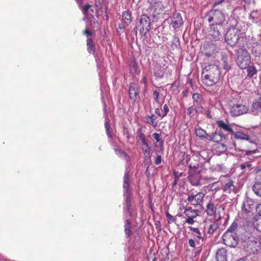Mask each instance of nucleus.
Here are the masks:
<instances>
[{"mask_svg":"<svg viewBox=\"0 0 261 261\" xmlns=\"http://www.w3.org/2000/svg\"><path fill=\"white\" fill-rule=\"evenodd\" d=\"M220 69L215 64H208L205 65L202 73L203 83L207 86H212L220 79Z\"/></svg>","mask_w":261,"mask_h":261,"instance_id":"f257e3e1","label":"nucleus"},{"mask_svg":"<svg viewBox=\"0 0 261 261\" xmlns=\"http://www.w3.org/2000/svg\"><path fill=\"white\" fill-rule=\"evenodd\" d=\"M231 21L233 22L228 29L224 37L225 42L227 44L226 46L227 49L237 45V41H238L239 36L242 33L241 30L237 27L238 24L237 20L233 19Z\"/></svg>","mask_w":261,"mask_h":261,"instance_id":"f03ea898","label":"nucleus"},{"mask_svg":"<svg viewBox=\"0 0 261 261\" xmlns=\"http://www.w3.org/2000/svg\"><path fill=\"white\" fill-rule=\"evenodd\" d=\"M205 18L210 24H223L226 20L224 13L217 9L208 11Z\"/></svg>","mask_w":261,"mask_h":261,"instance_id":"7ed1b4c3","label":"nucleus"},{"mask_svg":"<svg viewBox=\"0 0 261 261\" xmlns=\"http://www.w3.org/2000/svg\"><path fill=\"white\" fill-rule=\"evenodd\" d=\"M236 63L241 69H246L249 65L251 56L247 49H238L236 52Z\"/></svg>","mask_w":261,"mask_h":261,"instance_id":"20e7f679","label":"nucleus"},{"mask_svg":"<svg viewBox=\"0 0 261 261\" xmlns=\"http://www.w3.org/2000/svg\"><path fill=\"white\" fill-rule=\"evenodd\" d=\"M138 22L137 23L140 34L142 36H145L150 30V19L145 14H143L138 18Z\"/></svg>","mask_w":261,"mask_h":261,"instance_id":"39448f33","label":"nucleus"},{"mask_svg":"<svg viewBox=\"0 0 261 261\" xmlns=\"http://www.w3.org/2000/svg\"><path fill=\"white\" fill-rule=\"evenodd\" d=\"M223 30V24H210L209 35L211 40L216 41L222 38L221 32Z\"/></svg>","mask_w":261,"mask_h":261,"instance_id":"423d86ee","label":"nucleus"},{"mask_svg":"<svg viewBox=\"0 0 261 261\" xmlns=\"http://www.w3.org/2000/svg\"><path fill=\"white\" fill-rule=\"evenodd\" d=\"M205 194L202 192H199L196 194H190L187 198L188 203L195 207H199L202 206Z\"/></svg>","mask_w":261,"mask_h":261,"instance_id":"0eeeda50","label":"nucleus"},{"mask_svg":"<svg viewBox=\"0 0 261 261\" xmlns=\"http://www.w3.org/2000/svg\"><path fill=\"white\" fill-rule=\"evenodd\" d=\"M253 41V38L250 37L249 36H247L245 33L242 32L239 36L237 45L239 47V49H246L245 47L249 48Z\"/></svg>","mask_w":261,"mask_h":261,"instance_id":"6e6552de","label":"nucleus"},{"mask_svg":"<svg viewBox=\"0 0 261 261\" xmlns=\"http://www.w3.org/2000/svg\"><path fill=\"white\" fill-rule=\"evenodd\" d=\"M248 110L246 106L237 104L230 106V113L232 117H236L247 113Z\"/></svg>","mask_w":261,"mask_h":261,"instance_id":"1a4fd4ad","label":"nucleus"},{"mask_svg":"<svg viewBox=\"0 0 261 261\" xmlns=\"http://www.w3.org/2000/svg\"><path fill=\"white\" fill-rule=\"evenodd\" d=\"M224 243L227 246L234 247L238 243V238L234 233H225L223 236Z\"/></svg>","mask_w":261,"mask_h":261,"instance_id":"9d476101","label":"nucleus"},{"mask_svg":"<svg viewBox=\"0 0 261 261\" xmlns=\"http://www.w3.org/2000/svg\"><path fill=\"white\" fill-rule=\"evenodd\" d=\"M151 9L153 10V15L162 13L165 11V7L163 4L157 0H149Z\"/></svg>","mask_w":261,"mask_h":261,"instance_id":"9b49d317","label":"nucleus"},{"mask_svg":"<svg viewBox=\"0 0 261 261\" xmlns=\"http://www.w3.org/2000/svg\"><path fill=\"white\" fill-rule=\"evenodd\" d=\"M248 49L251 50V54L254 57H259L261 56V44L255 39H253Z\"/></svg>","mask_w":261,"mask_h":261,"instance_id":"f8f14e48","label":"nucleus"},{"mask_svg":"<svg viewBox=\"0 0 261 261\" xmlns=\"http://www.w3.org/2000/svg\"><path fill=\"white\" fill-rule=\"evenodd\" d=\"M139 86L134 83H130L129 88V95L130 98L135 101L137 100V96L139 94Z\"/></svg>","mask_w":261,"mask_h":261,"instance_id":"ddd939ff","label":"nucleus"},{"mask_svg":"<svg viewBox=\"0 0 261 261\" xmlns=\"http://www.w3.org/2000/svg\"><path fill=\"white\" fill-rule=\"evenodd\" d=\"M216 124L220 128V130H223L225 132L230 134L233 133V130L232 128V125L228 123V122H225L223 120H219L216 121Z\"/></svg>","mask_w":261,"mask_h":261,"instance_id":"4468645a","label":"nucleus"},{"mask_svg":"<svg viewBox=\"0 0 261 261\" xmlns=\"http://www.w3.org/2000/svg\"><path fill=\"white\" fill-rule=\"evenodd\" d=\"M183 24V20L180 13H177L173 15L172 18L171 25L174 29L179 28Z\"/></svg>","mask_w":261,"mask_h":261,"instance_id":"2eb2a0df","label":"nucleus"},{"mask_svg":"<svg viewBox=\"0 0 261 261\" xmlns=\"http://www.w3.org/2000/svg\"><path fill=\"white\" fill-rule=\"evenodd\" d=\"M222 66L226 71H228L231 68V61L228 55L224 52L221 53Z\"/></svg>","mask_w":261,"mask_h":261,"instance_id":"dca6fc26","label":"nucleus"},{"mask_svg":"<svg viewBox=\"0 0 261 261\" xmlns=\"http://www.w3.org/2000/svg\"><path fill=\"white\" fill-rule=\"evenodd\" d=\"M225 135L223 134L221 130L217 129L215 132L212 134V136H210V139L208 140L218 143L225 140Z\"/></svg>","mask_w":261,"mask_h":261,"instance_id":"f3484780","label":"nucleus"},{"mask_svg":"<svg viewBox=\"0 0 261 261\" xmlns=\"http://www.w3.org/2000/svg\"><path fill=\"white\" fill-rule=\"evenodd\" d=\"M123 189L124 194H132L131 190L129 188V173L128 172H125L123 176Z\"/></svg>","mask_w":261,"mask_h":261,"instance_id":"a211bd4d","label":"nucleus"},{"mask_svg":"<svg viewBox=\"0 0 261 261\" xmlns=\"http://www.w3.org/2000/svg\"><path fill=\"white\" fill-rule=\"evenodd\" d=\"M227 251L225 248H221L218 249L216 252L217 261H227Z\"/></svg>","mask_w":261,"mask_h":261,"instance_id":"6ab92c4d","label":"nucleus"},{"mask_svg":"<svg viewBox=\"0 0 261 261\" xmlns=\"http://www.w3.org/2000/svg\"><path fill=\"white\" fill-rule=\"evenodd\" d=\"M165 69L160 65H156L153 68L154 75L157 79L162 78L164 74Z\"/></svg>","mask_w":261,"mask_h":261,"instance_id":"aec40b11","label":"nucleus"},{"mask_svg":"<svg viewBox=\"0 0 261 261\" xmlns=\"http://www.w3.org/2000/svg\"><path fill=\"white\" fill-rule=\"evenodd\" d=\"M195 134L199 138L210 139V135H208L206 131L200 127L195 128Z\"/></svg>","mask_w":261,"mask_h":261,"instance_id":"412c9836","label":"nucleus"},{"mask_svg":"<svg viewBox=\"0 0 261 261\" xmlns=\"http://www.w3.org/2000/svg\"><path fill=\"white\" fill-rule=\"evenodd\" d=\"M225 0H219L216 1L213 6L211 10H218L220 11L221 12H224L225 11L224 7H225Z\"/></svg>","mask_w":261,"mask_h":261,"instance_id":"4be33fe9","label":"nucleus"},{"mask_svg":"<svg viewBox=\"0 0 261 261\" xmlns=\"http://www.w3.org/2000/svg\"><path fill=\"white\" fill-rule=\"evenodd\" d=\"M216 209L214 203L210 201L206 205L205 212L207 215L212 216L216 213Z\"/></svg>","mask_w":261,"mask_h":261,"instance_id":"5701e85b","label":"nucleus"},{"mask_svg":"<svg viewBox=\"0 0 261 261\" xmlns=\"http://www.w3.org/2000/svg\"><path fill=\"white\" fill-rule=\"evenodd\" d=\"M124 197H126L125 199V204L126 210L129 214V216H131L132 215V210L131 208V201H132V194H127L123 195Z\"/></svg>","mask_w":261,"mask_h":261,"instance_id":"b1692460","label":"nucleus"},{"mask_svg":"<svg viewBox=\"0 0 261 261\" xmlns=\"http://www.w3.org/2000/svg\"><path fill=\"white\" fill-rule=\"evenodd\" d=\"M87 46L88 53L94 55L95 53V45L91 38H89L87 39Z\"/></svg>","mask_w":261,"mask_h":261,"instance_id":"393cba45","label":"nucleus"},{"mask_svg":"<svg viewBox=\"0 0 261 261\" xmlns=\"http://www.w3.org/2000/svg\"><path fill=\"white\" fill-rule=\"evenodd\" d=\"M184 214L187 218H196L197 216V210H192L191 207L186 208Z\"/></svg>","mask_w":261,"mask_h":261,"instance_id":"a878e982","label":"nucleus"},{"mask_svg":"<svg viewBox=\"0 0 261 261\" xmlns=\"http://www.w3.org/2000/svg\"><path fill=\"white\" fill-rule=\"evenodd\" d=\"M91 5L87 4L84 6V7L82 8V12L86 17H88V15L93 16V14L94 12V10L91 8Z\"/></svg>","mask_w":261,"mask_h":261,"instance_id":"bb28decb","label":"nucleus"},{"mask_svg":"<svg viewBox=\"0 0 261 261\" xmlns=\"http://www.w3.org/2000/svg\"><path fill=\"white\" fill-rule=\"evenodd\" d=\"M235 186L233 185L232 181H229L226 183L223 189V191L227 194H230L231 192L234 191Z\"/></svg>","mask_w":261,"mask_h":261,"instance_id":"cd10ccee","label":"nucleus"},{"mask_svg":"<svg viewBox=\"0 0 261 261\" xmlns=\"http://www.w3.org/2000/svg\"><path fill=\"white\" fill-rule=\"evenodd\" d=\"M232 134L233 135L234 137L237 139L248 140L250 139V137L247 134L243 133L240 132H234L233 131V133Z\"/></svg>","mask_w":261,"mask_h":261,"instance_id":"c85d7f7f","label":"nucleus"},{"mask_svg":"<svg viewBox=\"0 0 261 261\" xmlns=\"http://www.w3.org/2000/svg\"><path fill=\"white\" fill-rule=\"evenodd\" d=\"M122 19L124 23L128 25L132 22L131 14L129 12H123L122 15Z\"/></svg>","mask_w":261,"mask_h":261,"instance_id":"c756f323","label":"nucleus"},{"mask_svg":"<svg viewBox=\"0 0 261 261\" xmlns=\"http://www.w3.org/2000/svg\"><path fill=\"white\" fill-rule=\"evenodd\" d=\"M156 116L154 114L148 116L146 117V122L155 127L157 125V122L156 121Z\"/></svg>","mask_w":261,"mask_h":261,"instance_id":"7c9ffc66","label":"nucleus"},{"mask_svg":"<svg viewBox=\"0 0 261 261\" xmlns=\"http://www.w3.org/2000/svg\"><path fill=\"white\" fill-rule=\"evenodd\" d=\"M116 154L120 157H124L125 160L127 161L129 159V156L121 149L118 147H115L114 148Z\"/></svg>","mask_w":261,"mask_h":261,"instance_id":"2f4dec72","label":"nucleus"},{"mask_svg":"<svg viewBox=\"0 0 261 261\" xmlns=\"http://www.w3.org/2000/svg\"><path fill=\"white\" fill-rule=\"evenodd\" d=\"M252 108L254 110L261 112V97H259L253 102Z\"/></svg>","mask_w":261,"mask_h":261,"instance_id":"473e14b6","label":"nucleus"},{"mask_svg":"<svg viewBox=\"0 0 261 261\" xmlns=\"http://www.w3.org/2000/svg\"><path fill=\"white\" fill-rule=\"evenodd\" d=\"M189 180L192 185L194 186H197L200 185V179L198 177H195L193 174H191V172H190V174H189Z\"/></svg>","mask_w":261,"mask_h":261,"instance_id":"72a5a7b5","label":"nucleus"},{"mask_svg":"<svg viewBox=\"0 0 261 261\" xmlns=\"http://www.w3.org/2000/svg\"><path fill=\"white\" fill-rule=\"evenodd\" d=\"M252 190L254 193L258 196L261 197V182H257L253 185Z\"/></svg>","mask_w":261,"mask_h":261,"instance_id":"f704fd0d","label":"nucleus"},{"mask_svg":"<svg viewBox=\"0 0 261 261\" xmlns=\"http://www.w3.org/2000/svg\"><path fill=\"white\" fill-rule=\"evenodd\" d=\"M247 71V76L249 77H252L254 75L256 74L257 70L256 68L253 66H248L246 68Z\"/></svg>","mask_w":261,"mask_h":261,"instance_id":"c9c22d12","label":"nucleus"},{"mask_svg":"<svg viewBox=\"0 0 261 261\" xmlns=\"http://www.w3.org/2000/svg\"><path fill=\"white\" fill-rule=\"evenodd\" d=\"M131 221L129 219H127L125 221V229L124 231L125 234L128 237L130 236V234L132 233V231L130 229L131 228Z\"/></svg>","mask_w":261,"mask_h":261,"instance_id":"e433bc0d","label":"nucleus"},{"mask_svg":"<svg viewBox=\"0 0 261 261\" xmlns=\"http://www.w3.org/2000/svg\"><path fill=\"white\" fill-rule=\"evenodd\" d=\"M219 225L217 222H214L210 226L208 233L210 234H213L219 228Z\"/></svg>","mask_w":261,"mask_h":261,"instance_id":"4c0bfd02","label":"nucleus"},{"mask_svg":"<svg viewBox=\"0 0 261 261\" xmlns=\"http://www.w3.org/2000/svg\"><path fill=\"white\" fill-rule=\"evenodd\" d=\"M189 229L191 230V231H192L193 232H195L196 234H197V238H198L199 239H202V240H203L204 238L202 236V234L200 232L199 228H195V227H193L192 226H189Z\"/></svg>","mask_w":261,"mask_h":261,"instance_id":"58836bf2","label":"nucleus"},{"mask_svg":"<svg viewBox=\"0 0 261 261\" xmlns=\"http://www.w3.org/2000/svg\"><path fill=\"white\" fill-rule=\"evenodd\" d=\"M152 137L156 140V141L157 142H159V145H160V147H161V150H163V142L160 139V134H159L156 133H155L153 134Z\"/></svg>","mask_w":261,"mask_h":261,"instance_id":"ea45409f","label":"nucleus"},{"mask_svg":"<svg viewBox=\"0 0 261 261\" xmlns=\"http://www.w3.org/2000/svg\"><path fill=\"white\" fill-rule=\"evenodd\" d=\"M238 227V224L236 222H233L230 226L228 228L226 232L225 233H231L237 229Z\"/></svg>","mask_w":261,"mask_h":261,"instance_id":"a19ab883","label":"nucleus"},{"mask_svg":"<svg viewBox=\"0 0 261 261\" xmlns=\"http://www.w3.org/2000/svg\"><path fill=\"white\" fill-rule=\"evenodd\" d=\"M240 168L242 170H244L246 169V168H248L249 169V172L250 171L252 168V164L248 162H245L243 164H242L240 165Z\"/></svg>","mask_w":261,"mask_h":261,"instance_id":"79ce46f5","label":"nucleus"},{"mask_svg":"<svg viewBox=\"0 0 261 261\" xmlns=\"http://www.w3.org/2000/svg\"><path fill=\"white\" fill-rule=\"evenodd\" d=\"M192 99L194 101V102H195L196 103H200L201 99V96L200 94L197 93H195L193 94L192 96Z\"/></svg>","mask_w":261,"mask_h":261,"instance_id":"37998d69","label":"nucleus"},{"mask_svg":"<svg viewBox=\"0 0 261 261\" xmlns=\"http://www.w3.org/2000/svg\"><path fill=\"white\" fill-rule=\"evenodd\" d=\"M194 110L197 114H203L204 108L202 106L198 105L195 107Z\"/></svg>","mask_w":261,"mask_h":261,"instance_id":"c03bdc74","label":"nucleus"},{"mask_svg":"<svg viewBox=\"0 0 261 261\" xmlns=\"http://www.w3.org/2000/svg\"><path fill=\"white\" fill-rule=\"evenodd\" d=\"M166 215L167 218L168 222L169 223L175 222L176 218L171 215L168 212L166 213Z\"/></svg>","mask_w":261,"mask_h":261,"instance_id":"a18cd8bd","label":"nucleus"},{"mask_svg":"<svg viewBox=\"0 0 261 261\" xmlns=\"http://www.w3.org/2000/svg\"><path fill=\"white\" fill-rule=\"evenodd\" d=\"M137 137L141 142L143 141V140H146L145 135L141 132V129L138 130L137 132Z\"/></svg>","mask_w":261,"mask_h":261,"instance_id":"49530a36","label":"nucleus"},{"mask_svg":"<svg viewBox=\"0 0 261 261\" xmlns=\"http://www.w3.org/2000/svg\"><path fill=\"white\" fill-rule=\"evenodd\" d=\"M151 147L149 145L148 141L146 140H143V141L142 142V150L150 148Z\"/></svg>","mask_w":261,"mask_h":261,"instance_id":"de8ad7c7","label":"nucleus"},{"mask_svg":"<svg viewBox=\"0 0 261 261\" xmlns=\"http://www.w3.org/2000/svg\"><path fill=\"white\" fill-rule=\"evenodd\" d=\"M124 26L123 24L120 23L119 24L118 28L117 29V31L119 34H121L123 32Z\"/></svg>","mask_w":261,"mask_h":261,"instance_id":"09e8293b","label":"nucleus"},{"mask_svg":"<svg viewBox=\"0 0 261 261\" xmlns=\"http://www.w3.org/2000/svg\"><path fill=\"white\" fill-rule=\"evenodd\" d=\"M123 133L124 136H125L127 139V141H128L130 137V135L129 133L128 129L127 128H124L123 130Z\"/></svg>","mask_w":261,"mask_h":261,"instance_id":"8fccbe9b","label":"nucleus"},{"mask_svg":"<svg viewBox=\"0 0 261 261\" xmlns=\"http://www.w3.org/2000/svg\"><path fill=\"white\" fill-rule=\"evenodd\" d=\"M163 110H164V114L162 115V118H163L164 117L166 116V115L168 114V113L169 111V109L167 104H165L163 106Z\"/></svg>","mask_w":261,"mask_h":261,"instance_id":"3c124183","label":"nucleus"},{"mask_svg":"<svg viewBox=\"0 0 261 261\" xmlns=\"http://www.w3.org/2000/svg\"><path fill=\"white\" fill-rule=\"evenodd\" d=\"M187 114L190 116V117H192L193 116V106L189 107L187 110Z\"/></svg>","mask_w":261,"mask_h":261,"instance_id":"603ef678","label":"nucleus"},{"mask_svg":"<svg viewBox=\"0 0 261 261\" xmlns=\"http://www.w3.org/2000/svg\"><path fill=\"white\" fill-rule=\"evenodd\" d=\"M159 95H160V93L157 91L154 90L153 91V96L154 97V100H155V102H156L158 103H159Z\"/></svg>","mask_w":261,"mask_h":261,"instance_id":"864d4df0","label":"nucleus"},{"mask_svg":"<svg viewBox=\"0 0 261 261\" xmlns=\"http://www.w3.org/2000/svg\"><path fill=\"white\" fill-rule=\"evenodd\" d=\"M151 150V148L142 150L144 155V156L151 155H150Z\"/></svg>","mask_w":261,"mask_h":261,"instance_id":"5fc2aeb1","label":"nucleus"},{"mask_svg":"<svg viewBox=\"0 0 261 261\" xmlns=\"http://www.w3.org/2000/svg\"><path fill=\"white\" fill-rule=\"evenodd\" d=\"M189 174H190V172H191V174H192V173L193 172H195V168H196V166L195 165H194V166H192L191 164H190L189 166Z\"/></svg>","mask_w":261,"mask_h":261,"instance_id":"6e6d98bb","label":"nucleus"},{"mask_svg":"<svg viewBox=\"0 0 261 261\" xmlns=\"http://www.w3.org/2000/svg\"><path fill=\"white\" fill-rule=\"evenodd\" d=\"M162 161V156L160 155H159L156 156V160L155 161V164L156 165H159L161 164Z\"/></svg>","mask_w":261,"mask_h":261,"instance_id":"4d7b16f0","label":"nucleus"},{"mask_svg":"<svg viewBox=\"0 0 261 261\" xmlns=\"http://www.w3.org/2000/svg\"><path fill=\"white\" fill-rule=\"evenodd\" d=\"M194 218H187L185 223H187L189 224H193L195 222L194 220Z\"/></svg>","mask_w":261,"mask_h":261,"instance_id":"13d9d810","label":"nucleus"},{"mask_svg":"<svg viewBox=\"0 0 261 261\" xmlns=\"http://www.w3.org/2000/svg\"><path fill=\"white\" fill-rule=\"evenodd\" d=\"M189 246L192 248L195 247V242L193 239H190L188 241Z\"/></svg>","mask_w":261,"mask_h":261,"instance_id":"bf43d9fd","label":"nucleus"},{"mask_svg":"<svg viewBox=\"0 0 261 261\" xmlns=\"http://www.w3.org/2000/svg\"><path fill=\"white\" fill-rule=\"evenodd\" d=\"M257 151H258L257 149L253 150L246 151V154L247 155H250L253 153H256Z\"/></svg>","mask_w":261,"mask_h":261,"instance_id":"052dcab7","label":"nucleus"},{"mask_svg":"<svg viewBox=\"0 0 261 261\" xmlns=\"http://www.w3.org/2000/svg\"><path fill=\"white\" fill-rule=\"evenodd\" d=\"M83 34L86 35L87 36H90L92 35V33L88 29H86L83 32Z\"/></svg>","mask_w":261,"mask_h":261,"instance_id":"680f3d73","label":"nucleus"},{"mask_svg":"<svg viewBox=\"0 0 261 261\" xmlns=\"http://www.w3.org/2000/svg\"><path fill=\"white\" fill-rule=\"evenodd\" d=\"M105 128L107 131H108L110 129V125L109 123V120L107 121L105 124Z\"/></svg>","mask_w":261,"mask_h":261,"instance_id":"e2e57ef3","label":"nucleus"},{"mask_svg":"<svg viewBox=\"0 0 261 261\" xmlns=\"http://www.w3.org/2000/svg\"><path fill=\"white\" fill-rule=\"evenodd\" d=\"M144 160L146 162H151V155L144 156Z\"/></svg>","mask_w":261,"mask_h":261,"instance_id":"0e129e2a","label":"nucleus"},{"mask_svg":"<svg viewBox=\"0 0 261 261\" xmlns=\"http://www.w3.org/2000/svg\"><path fill=\"white\" fill-rule=\"evenodd\" d=\"M222 166L221 165H219V164H217L215 167V170H218V171H219V170H222Z\"/></svg>","mask_w":261,"mask_h":261,"instance_id":"69168bd1","label":"nucleus"},{"mask_svg":"<svg viewBox=\"0 0 261 261\" xmlns=\"http://www.w3.org/2000/svg\"><path fill=\"white\" fill-rule=\"evenodd\" d=\"M138 28L137 25L132 31V34L134 35L137 36V29Z\"/></svg>","mask_w":261,"mask_h":261,"instance_id":"338daca9","label":"nucleus"},{"mask_svg":"<svg viewBox=\"0 0 261 261\" xmlns=\"http://www.w3.org/2000/svg\"><path fill=\"white\" fill-rule=\"evenodd\" d=\"M155 225L156 226V228H158L159 230H160L161 229V225L159 221H156L155 223Z\"/></svg>","mask_w":261,"mask_h":261,"instance_id":"774afa93","label":"nucleus"}]
</instances>
